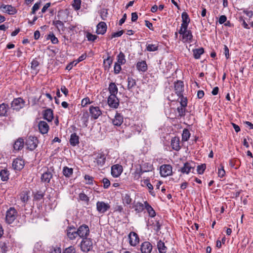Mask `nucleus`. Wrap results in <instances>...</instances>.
Segmentation results:
<instances>
[{
  "label": "nucleus",
  "instance_id": "nucleus-6",
  "mask_svg": "<svg viewBox=\"0 0 253 253\" xmlns=\"http://www.w3.org/2000/svg\"><path fill=\"white\" fill-rule=\"evenodd\" d=\"M179 34L182 36V40L184 42H191L192 39V34L190 30H188L187 28L183 30L180 28L179 31Z\"/></svg>",
  "mask_w": 253,
  "mask_h": 253
},
{
  "label": "nucleus",
  "instance_id": "nucleus-20",
  "mask_svg": "<svg viewBox=\"0 0 253 253\" xmlns=\"http://www.w3.org/2000/svg\"><path fill=\"white\" fill-rule=\"evenodd\" d=\"M152 250V246L149 242L143 243L141 246L142 253H150Z\"/></svg>",
  "mask_w": 253,
  "mask_h": 253
},
{
  "label": "nucleus",
  "instance_id": "nucleus-46",
  "mask_svg": "<svg viewBox=\"0 0 253 253\" xmlns=\"http://www.w3.org/2000/svg\"><path fill=\"white\" fill-rule=\"evenodd\" d=\"M81 0H74L72 6L76 10L80 9L81 7Z\"/></svg>",
  "mask_w": 253,
  "mask_h": 253
},
{
  "label": "nucleus",
  "instance_id": "nucleus-35",
  "mask_svg": "<svg viewBox=\"0 0 253 253\" xmlns=\"http://www.w3.org/2000/svg\"><path fill=\"white\" fill-rule=\"evenodd\" d=\"M9 171L6 169H2L0 172V177L1 179L3 181H7L9 178Z\"/></svg>",
  "mask_w": 253,
  "mask_h": 253
},
{
  "label": "nucleus",
  "instance_id": "nucleus-41",
  "mask_svg": "<svg viewBox=\"0 0 253 253\" xmlns=\"http://www.w3.org/2000/svg\"><path fill=\"white\" fill-rule=\"evenodd\" d=\"M144 207H145L144 204H143L141 203L138 202L135 204V205L134 206V208L135 211L137 212H141L143 211V210L144 209Z\"/></svg>",
  "mask_w": 253,
  "mask_h": 253
},
{
  "label": "nucleus",
  "instance_id": "nucleus-4",
  "mask_svg": "<svg viewBox=\"0 0 253 253\" xmlns=\"http://www.w3.org/2000/svg\"><path fill=\"white\" fill-rule=\"evenodd\" d=\"M38 140L37 137L30 136L26 141V145L28 149L33 150L37 147Z\"/></svg>",
  "mask_w": 253,
  "mask_h": 253
},
{
  "label": "nucleus",
  "instance_id": "nucleus-26",
  "mask_svg": "<svg viewBox=\"0 0 253 253\" xmlns=\"http://www.w3.org/2000/svg\"><path fill=\"white\" fill-rule=\"evenodd\" d=\"M43 118L48 122H51L53 118V111L50 109H48L44 111Z\"/></svg>",
  "mask_w": 253,
  "mask_h": 253
},
{
  "label": "nucleus",
  "instance_id": "nucleus-21",
  "mask_svg": "<svg viewBox=\"0 0 253 253\" xmlns=\"http://www.w3.org/2000/svg\"><path fill=\"white\" fill-rule=\"evenodd\" d=\"M67 235L70 240H74L78 236L77 231L74 227H68L67 229Z\"/></svg>",
  "mask_w": 253,
  "mask_h": 253
},
{
  "label": "nucleus",
  "instance_id": "nucleus-64",
  "mask_svg": "<svg viewBox=\"0 0 253 253\" xmlns=\"http://www.w3.org/2000/svg\"><path fill=\"white\" fill-rule=\"evenodd\" d=\"M61 249L59 247H54L51 250V253H61Z\"/></svg>",
  "mask_w": 253,
  "mask_h": 253
},
{
  "label": "nucleus",
  "instance_id": "nucleus-9",
  "mask_svg": "<svg viewBox=\"0 0 253 253\" xmlns=\"http://www.w3.org/2000/svg\"><path fill=\"white\" fill-rule=\"evenodd\" d=\"M108 105L113 108L116 109L119 106V100L116 95H110L108 98Z\"/></svg>",
  "mask_w": 253,
  "mask_h": 253
},
{
  "label": "nucleus",
  "instance_id": "nucleus-25",
  "mask_svg": "<svg viewBox=\"0 0 253 253\" xmlns=\"http://www.w3.org/2000/svg\"><path fill=\"white\" fill-rule=\"evenodd\" d=\"M179 138L178 137H174L171 139V146L172 148L175 150L178 151L180 149L179 145Z\"/></svg>",
  "mask_w": 253,
  "mask_h": 253
},
{
  "label": "nucleus",
  "instance_id": "nucleus-51",
  "mask_svg": "<svg viewBox=\"0 0 253 253\" xmlns=\"http://www.w3.org/2000/svg\"><path fill=\"white\" fill-rule=\"evenodd\" d=\"M86 37L88 41L93 42L96 39L97 36L92 35L90 33H87L86 35Z\"/></svg>",
  "mask_w": 253,
  "mask_h": 253
},
{
  "label": "nucleus",
  "instance_id": "nucleus-10",
  "mask_svg": "<svg viewBox=\"0 0 253 253\" xmlns=\"http://www.w3.org/2000/svg\"><path fill=\"white\" fill-rule=\"evenodd\" d=\"M89 111L91 118L94 120L98 119L102 114V111L98 106H90Z\"/></svg>",
  "mask_w": 253,
  "mask_h": 253
},
{
  "label": "nucleus",
  "instance_id": "nucleus-1",
  "mask_svg": "<svg viewBox=\"0 0 253 253\" xmlns=\"http://www.w3.org/2000/svg\"><path fill=\"white\" fill-rule=\"evenodd\" d=\"M18 215L16 210L12 207L10 208L6 211L5 221L8 224L12 223Z\"/></svg>",
  "mask_w": 253,
  "mask_h": 253
},
{
  "label": "nucleus",
  "instance_id": "nucleus-43",
  "mask_svg": "<svg viewBox=\"0 0 253 253\" xmlns=\"http://www.w3.org/2000/svg\"><path fill=\"white\" fill-rule=\"evenodd\" d=\"M123 202L125 205H129L131 203L132 199L130 198V196L127 194H126L123 196Z\"/></svg>",
  "mask_w": 253,
  "mask_h": 253
},
{
  "label": "nucleus",
  "instance_id": "nucleus-52",
  "mask_svg": "<svg viewBox=\"0 0 253 253\" xmlns=\"http://www.w3.org/2000/svg\"><path fill=\"white\" fill-rule=\"evenodd\" d=\"M91 103V102L90 101V99L88 97H86L82 99L81 102V105L83 107L86 106L87 104H90Z\"/></svg>",
  "mask_w": 253,
  "mask_h": 253
},
{
  "label": "nucleus",
  "instance_id": "nucleus-48",
  "mask_svg": "<svg viewBox=\"0 0 253 253\" xmlns=\"http://www.w3.org/2000/svg\"><path fill=\"white\" fill-rule=\"evenodd\" d=\"M177 112L178 113V116L180 117H183L185 115V107L180 106L177 108Z\"/></svg>",
  "mask_w": 253,
  "mask_h": 253
},
{
  "label": "nucleus",
  "instance_id": "nucleus-59",
  "mask_svg": "<svg viewBox=\"0 0 253 253\" xmlns=\"http://www.w3.org/2000/svg\"><path fill=\"white\" fill-rule=\"evenodd\" d=\"M83 122L84 123L85 126H87V122L88 121V115L87 112L84 113L83 117L82 118Z\"/></svg>",
  "mask_w": 253,
  "mask_h": 253
},
{
  "label": "nucleus",
  "instance_id": "nucleus-28",
  "mask_svg": "<svg viewBox=\"0 0 253 253\" xmlns=\"http://www.w3.org/2000/svg\"><path fill=\"white\" fill-rule=\"evenodd\" d=\"M108 90L110 95H117L118 92V88L114 83H111L109 84Z\"/></svg>",
  "mask_w": 253,
  "mask_h": 253
},
{
  "label": "nucleus",
  "instance_id": "nucleus-40",
  "mask_svg": "<svg viewBox=\"0 0 253 253\" xmlns=\"http://www.w3.org/2000/svg\"><path fill=\"white\" fill-rule=\"evenodd\" d=\"M204 51L203 48H200L193 50V54L195 58H200L201 55L203 54Z\"/></svg>",
  "mask_w": 253,
  "mask_h": 253
},
{
  "label": "nucleus",
  "instance_id": "nucleus-17",
  "mask_svg": "<svg viewBox=\"0 0 253 253\" xmlns=\"http://www.w3.org/2000/svg\"><path fill=\"white\" fill-rule=\"evenodd\" d=\"M106 156L102 153L98 154L95 158L94 162H96L98 167H102L105 164L106 161Z\"/></svg>",
  "mask_w": 253,
  "mask_h": 253
},
{
  "label": "nucleus",
  "instance_id": "nucleus-3",
  "mask_svg": "<svg viewBox=\"0 0 253 253\" xmlns=\"http://www.w3.org/2000/svg\"><path fill=\"white\" fill-rule=\"evenodd\" d=\"M160 173L162 177L171 175L172 173V167L170 165H163L160 168Z\"/></svg>",
  "mask_w": 253,
  "mask_h": 253
},
{
  "label": "nucleus",
  "instance_id": "nucleus-7",
  "mask_svg": "<svg viewBox=\"0 0 253 253\" xmlns=\"http://www.w3.org/2000/svg\"><path fill=\"white\" fill-rule=\"evenodd\" d=\"M77 231L78 235L83 239L84 238V237L86 238L89 233V227L87 225L85 224L80 226Z\"/></svg>",
  "mask_w": 253,
  "mask_h": 253
},
{
  "label": "nucleus",
  "instance_id": "nucleus-13",
  "mask_svg": "<svg viewBox=\"0 0 253 253\" xmlns=\"http://www.w3.org/2000/svg\"><path fill=\"white\" fill-rule=\"evenodd\" d=\"M182 18V24L181 25L180 28L185 30L188 28V25L190 22V19L189 17L188 14L186 12H182L181 14Z\"/></svg>",
  "mask_w": 253,
  "mask_h": 253
},
{
  "label": "nucleus",
  "instance_id": "nucleus-22",
  "mask_svg": "<svg viewBox=\"0 0 253 253\" xmlns=\"http://www.w3.org/2000/svg\"><path fill=\"white\" fill-rule=\"evenodd\" d=\"M129 244L132 246H136L139 242V238L136 233L131 232L129 234Z\"/></svg>",
  "mask_w": 253,
  "mask_h": 253
},
{
  "label": "nucleus",
  "instance_id": "nucleus-30",
  "mask_svg": "<svg viewBox=\"0 0 253 253\" xmlns=\"http://www.w3.org/2000/svg\"><path fill=\"white\" fill-rule=\"evenodd\" d=\"M52 175L51 172L47 171L42 174L41 179L43 182L48 183L52 178Z\"/></svg>",
  "mask_w": 253,
  "mask_h": 253
},
{
  "label": "nucleus",
  "instance_id": "nucleus-61",
  "mask_svg": "<svg viewBox=\"0 0 253 253\" xmlns=\"http://www.w3.org/2000/svg\"><path fill=\"white\" fill-rule=\"evenodd\" d=\"M124 33V31L123 30L120 31L118 32L113 33L112 35L111 38L119 37L121 36Z\"/></svg>",
  "mask_w": 253,
  "mask_h": 253
},
{
  "label": "nucleus",
  "instance_id": "nucleus-55",
  "mask_svg": "<svg viewBox=\"0 0 253 253\" xmlns=\"http://www.w3.org/2000/svg\"><path fill=\"white\" fill-rule=\"evenodd\" d=\"M102 182L103 183V187L104 188H108L110 185V182L108 179L106 178H104L102 180Z\"/></svg>",
  "mask_w": 253,
  "mask_h": 253
},
{
  "label": "nucleus",
  "instance_id": "nucleus-27",
  "mask_svg": "<svg viewBox=\"0 0 253 253\" xmlns=\"http://www.w3.org/2000/svg\"><path fill=\"white\" fill-rule=\"evenodd\" d=\"M70 143L73 146H75L79 143V137L76 133L71 134L70 139Z\"/></svg>",
  "mask_w": 253,
  "mask_h": 253
},
{
  "label": "nucleus",
  "instance_id": "nucleus-8",
  "mask_svg": "<svg viewBox=\"0 0 253 253\" xmlns=\"http://www.w3.org/2000/svg\"><path fill=\"white\" fill-rule=\"evenodd\" d=\"M25 106V101L21 98L14 99L11 102V107L15 110H19Z\"/></svg>",
  "mask_w": 253,
  "mask_h": 253
},
{
  "label": "nucleus",
  "instance_id": "nucleus-49",
  "mask_svg": "<svg viewBox=\"0 0 253 253\" xmlns=\"http://www.w3.org/2000/svg\"><path fill=\"white\" fill-rule=\"evenodd\" d=\"M47 39H50L53 44H56L58 42V39L54 36L53 34H49L48 36Z\"/></svg>",
  "mask_w": 253,
  "mask_h": 253
},
{
  "label": "nucleus",
  "instance_id": "nucleus-53",
  "mask_svg": "<svg viewBox=\"0 0 253 253\" xmlns=\"http://www.w3.org/2000/svg\"><path fill=\"white\" fill-rule=\"evenodd\" d=\"M63 253H76V250L74 247L70 246L66 248L64 251Z\"/></svg>",
  "mask_w": 253,
  "mask_h": 253
},
{
  "label": "nucleus",
  "instance_id": "nucleus-18",
  "mask_svg": "<svg viewBox=\"0 0 253 253\" xmlns=\"http://www.w3.org/2000/svg\"><path fill=\"white\" fill-rule=\"evenodd\" d=\"M112 123L114 126H120L124 122V118L121 114L117 113L115 117L112 119Z\"/></svg>",
  "mask_w": 253,
  "mask_h": 253
},
{
  "label": "nucleus",
  "instance_id": "nucleus-57",
  "mask_svg": "<svg viewBox=\"0 0 253 253\" xmlns=\"http://www.w3.org/2000/svg\"><path fill=\"white\" fill-rule=\"evenodd\" d=\"M225 172L224 169V167L223 166H221V168L218 169V175L219 177H223L225 175Z\"/></svg>",
  "mask_w": 253,
  "mask_h": 253
},
{
  "label": "nucleus",
  "instance_id": "nucleus-31",
  "mask_svg": "<svg viewBox=\"0 0 253 253\" xmlns=\"http://www.w3.org/2000/svg\"><path fill=\"white\" fill-rule=\"evenodd\" d=\"M145 208L146 209L150 216L153 217L156 215V213L154 209L146 201L144 202Z\"/></svg>",
  "mask_w": 253,
  "mask_h": 253
},
{
  "label": "nucleus",
  "instance_id": "nucleus-54",
  "mask_svg": "<svg viewBox=\"0 0 253 253\" xmlns=\"http://www.w3.org/2000/svg\"><path fill=\"white\" fill-rule=\"evenodd\" d=\"M79 198L81 200L85 202L89 201V198L84 193H81L79 194Z\"/></svg>",
  "mask_w": 253,
  "mask_h": 253
},
{
  "label": "nucleus",
  "instance_id": "nucleus-5",
  "mask_svg": "<svg viewBox=\"0 0 253 253\" xmlns=\"http://www.w3.org/2000/svg\"><path fill=\"white\" fill-rule=\"evenodd\" d=\"M196 167V164L192 161L185 163L181 168L180 171L182 173L188 174L193 170Z\"/></svg>",
  "mask_w": 253,
  "mask_h": 253
},
{
  "label": "nucleus",
  "instance_id": "nucleus-14",
  "mask_svg": "<svg viewBox=\"0 0 253 253\" xmlns=\"http://www.w3.org/2000/svg\"><path fill=\"white\" fill-rule=\"evenodd\" d=\"M123 172V167L121 165L116 164L111 168V174L114 177H118Z\"/></svg>",
  "mask_w": 253,
  "mask_h": 253
},
{
  "label": "nucleus",
  "instance_id": "nucleus-60",
  "mask_svg": "<svg viewBox=\"0 0 253 253\" xmlns=\"http://www.w3.org/2000/svg\"><path fill=\"white\" fill-rule=\"evenodd\" d=\"M84 179L86 180V183L88 184H92L93 183V178L88 175H85L84 176Z\"/></svg>",
  "mask_w": 253,
  "mask_h": 253
},
{
  "label": "nucleus",
  "instance_id": "nucleus-56",
  "mask_svg": "<svg viewBox=\"0 0 253 253\" xmlns=\"http://www.w3.org/2000/svg\"><path fill=\"white\" fill-rule=\"evenodd\" d=\"M78 63L76 61V60H74L72 62H71L70 64H69L66 67V69L68 70H70L72 69V68L74 66H75L77 65Z\"/></svg>",
  "mask_w": 253,
  "mask_h": 253
},
{
  "label": "nucleus",
  "instance_id": "nucleus-63",
  "mask_svg": "<svg viewBox=\"0 0 253 253\" xmlns=\"http://www.w3.org/2000/svg\"><path fill=\"white\" fill-rule=\"evenodd\" d=\"M60 90L62 92H63L64 95L66 96L68 94V90L64 85H62L61 86Z\"/></svg>",
  "mask_w": 253,
  "mask_h": 253
},
{
  "label": "nucleus",
  "instance_id": "nucleus-42",
  "mask_svg": "<svg viewBox=\"0 0 253 253\" xmlns=\"http://www.w3.org/2000/svg\"><path fill=\"white\" fill-rule=\"evenodd\" d=\"M190 136V133L188 129L186 128L184 129L182 134V140L187 141L189 139Z\"/></svg>",
  "mask_w": 253,
  "mask_h": 253
},
{
  "label": "nucleus",
  "instance_id": "nucleus-29",
  "mask_svg": "<svg viewBox=\"0 0 253 253\" xmlns=\"http://www.w3.org/2000/svg\"><path fill=\"white\" fill-rule=\"evenodd\" d=\"M24 141L23 139L19 138L14 143L13 148L15 150H21L24 146Z\"/></svg>",
  "mask_w": 253,
  "mask_h": 253
},
{
  "label": "nucleus",
  "instance_id": "nucleus-44",
  "mask_svg": "<svg viewBox=\"0 0 253 253\" xmlns=\"http://www.w3.org/2000/svg\"><path fill=\"white\" fill-rule=\"evenodd\" d=\"M7 106L4 103L0 105V116H4L6 114Z\"/></svg>",
  "mask_w": 253,
  "mask_h": 253
},
{
  "label": "nucleus",
  "instance_id": "nucleus-62",
  "mask_svg": "<svg viewBox=\"0 0 253 253\" xmlns=\"http://www.w3.org/2000/svg\"><path fill=\"white\" fill-rule=\"evenodd\" d=\"M39 65V64L37 60H33L31 62V68L33 69H36Z\"/></svg>",
  "mask_w": 253,
  "mask_h": 253
},
{
  "label": "nucleus",
  "instance_id": "nucleus-24",
  "mask_svg": "<svg viewBox=\"0 0 253 253\" xmlns=\"http://www.w3.org/2000/svg\"><path fill=\"white\" fill-rule=\"evenodd\" d=\"M107 30V25L104 22H101L97 25L96 33L98 34H104Z\"/></svg>",
  "mask_w": 253,
  "mask_h": 253
},
{
  "label": "nucleus",
  "instance_id": "nucleus-50",
  "mask_svg": "<svg viewBox=\"0 0 253 253\" xmlns=\"http://www.w3.org/2000/svg\"><path fill=\"white\" fill-rule=\"evenodd\" d=\"M206 167L205 164H203V165L198 166L197 167V172L199 174H203L206 169Z\"/></svg>",
  "mask_w": 253,
  "mask_h": 253
},
{
  "label": "nucleus",
  "instance_id": "nucleus-16",
  "mask_svg": "<svg viewBox=\"0 0 253 253\" xmlns=\"http://www.w3.org/2000/svg\"><path fill=\"white\" fill-rule=\"evenodd\" d=\"M40 132L42 134H46L49 130V126L43 121H41L38 125Z\"/></svg>",
  "mask_w": 253,
  "mask_h": 253
},
{
  "label": "nucleus",
  "instance_id": "nucleus-38",
  "mask_svg": "<svg viewBox=\"0 0 253 253\" xmlns=\"http://www.w3.org/2000/svg\"><path fill=\"white\" fill-rule=\"evenodd\" d=\"M113 62V59L110 56H108L106 59L104 60V66L105 70H108Z\"/></svg>",
  "mask_w": 253,
  "mask_h": 253
},
{
  "label": "nucleus",
  "instance_id": "nucleus-23",
  "mask_svg": "<svg viewBox=\"0 0 253 253\" xmlns=\"http://www.w3.org/2000/svg\"><path fill=\"white\" fill-rule=\"evenodd\" d=\"M0 8L3 12H6L9 14H14L16 12L15 8L10 5L2 4Z\"/></svg>",
  "mask_w": 253,
  "mask_h": 253
},
{
  "label": "nucleus",
  "instance_id": "nucleus-2",
  "mask_svg": "<svg viewBox=\"0 0 253 253\" xmlns=\"http://www.w3.org/2000/svg\"><path fill=\"white\" fill-rule=\"evenodd\" d=\"M92 241L90 238H84L81 243V249L84 252H88L92 249Z\"/></svg>",
  "mask_w": 253,
  "mask_h": 253
},
{
  "label": "nucleus",
  "instance_id": "nucleus-39",
  "mask_svg": "<svg viewBox=\"0 0 253 253\" xmlns=\"http://www.w3.org/2000/svg\"><path fill=\"white\" fill-rule=\"evenodd\" d=\"M158 49V44H147L146 50L148 51H155Z\"/></svg>",
  "mask_w": 253,
  "mask_h": 253
},
{
  "label": "nucleus",
  "instance_id": "nucleus-32",
  "mask_svg": "<svg viewBox=\"0 0 253 253\" xmlns=\"http://www.w3.org/2000/svg\"><path fill=\"white\" fill-rule=\"evenodd\" d=\"M157 248L160 253H166L167 248L162 241L160 240L157 243Z\"/></svg>",
  "mask_w": 253,
  "mask_h": 253
},
{
  "label": "nucleus",
  "instance_id": "nucleus-15",
  "mask_svg": "<svg viewBox=\"0 0 253 253\" xmlns=\"http://www.w3.org/2000/svg\"><path fill=\"white\" fill-rule=\"evenodd\" d=\"M175 91L177 96H182V93L184 91V85L183 82L177 81L174 84Z\"/></svg>",
  "mask_w": 253,
  "mask_h": 253
},
{
  "label": "nucleus",
  "instance_id": "nucleus-37",
  "mask_svg": "<svg viewBox=\"0 0 253 253\" xmlns=\"http://www.w3.org/2000/svg\"><path fill=\"white\" fill-rule=\"evenodd\" d=\"M73 169L67 167H64L63 169V173L67 177H70L73 174Z\"/></svg>",
  "mask_w": 253,
  "mask_h": 253
},
{
  "label": "nucleus",
  "instance_id": "nucleus-58",
  "mask_svg": "<svg viewBox=\"0 0 253 253\" xmlns=\"http://www.w3.org/2000/svg\"><path fill=\"white\" fill-rule=\"evenodd\" d=\"M40 4L41 2H37L32 7V14H35L36 11L39 9Z\"/></svg>",
  "mask_w": 253,
  "mask_h": 253
},
{
  "label": "nucleus",
  "instance_id": "nucleus-36",
  "mask_svg": "<svg viewBox=\"0 0 253 253\" xmlns=\"http://www.w3.org/2000/svg\"><path fill=\"white\" fill-rule=\"evenodd\" d=\"M53 24L58 29L59 31L61 30L63 31L65 29L63 22L59 20L53 21Z\"/></svg>",
  "mask_w": 253,
  "mask_h": 253
},
{
  "label": "nucleus",
  "instance_id": "nucleus-11",
  "mask_svg": "<svg viewBox=\"0 0 253 253\" xmlns=\"http://www.w3.org/2000/svg\"><path fill=\"white\" fill-rule=\"evenodd\" d=\"M110 208L108 203H106L103 201H98L96 203L97 211L101 213L105 212Z\"/></svg>",
  "mask_w": 253,
  "mask_h": 253
},
{
  "label": "nucleus",
  "instance_id": "nucleus-34",
  "mask_svg": "<svg viewBox=\"0 0 253 253\" xmlns=\"http://www.w3.org/2000/svg\"><path fill=\"white\" fill-rule=\"evenodd\" d=\"M117 63H119L122 65H124L126 62V59L124 53L122 52H120L117 56Z\"/></svg>",
  "mask_w": 253,
  "mask_h": 253
},
{
  "label": "nucleus",
  "instance_id": "nucleus-33",
  "mask_svg": "<svg viewBox=\"0 0 253 253\" xmlns=\"http://www.w3.org/2000/svg\"><path fill=\"white\" fill-rule=\"evenodd\" d=\"M137 69L140 71L145 72L147 69L146 63L144 61L138 62L136 64Z\"/></svg>",
  "mask_w": 253,
  "mask_h": 253
},
{
  "label": "nucleus",
  "instance_id": "nucleus-12",
  "mask_svg": "<svg viewBox=\"0 0 253 253\" xmlns=\"http://www.w3.org/2000/svg\"><path fill=\"white\" fill-rule=\"evenodd\" d=\"M30 191L24 190L19 195L18 197L22 203V206H25L26 204L30 199Z\"/></svg>",
  "mask_w": 253,
  "mask_h": 253
},
{
  "label": "nucleus",
  "instance_id": "nucleus-19",
  "mask_svg": "<svg viewBox=\"0 0 253 253\" xmlns=\"http://www.w3.org/2000/svg\"><path fill=\"white\" fill-rule=\"evenodd\" d=\"M24 166V161L20 159H16L13 161L12 167L14 169L20 170L22 169Z\"/></svg>",
  "mask_w": 253,
  "mask_h": 253
},
{
  "label": "nucleus",
  "instance_id": "nucleus-47",
  "mask_svg": "<svg viewBox=\"0 0 253 253\" xmlns=\"http://www.w3.org/2000/svg\"><path fill=\"white\" fill-rule=\"evenodd\" d=\"M121 65L122 64H121L119 63H117V62H116L115 63L114 67V73L115 74H118L120 72V71L122 69L121 66Z\"/></svg>",
  "mask_w": 253,
  "mask_h": 253
},
{
  "label": "nucleus",
  "instance_id": "nucleus-45",
  "mask_svg": "<svg viewBox=\"0 0 253 253\" xmlns=\"http://www.w3.org/2000/svg\"><path fill=\"white\" fill-rule=\"evenodd\" d=\"M136 85V82L134 79L132 78L128 77L127 78V88L131 89L133 87Z\"/></svg>",
  "mask_w": 253,
  "mask_h": 253
}]
</instances>
